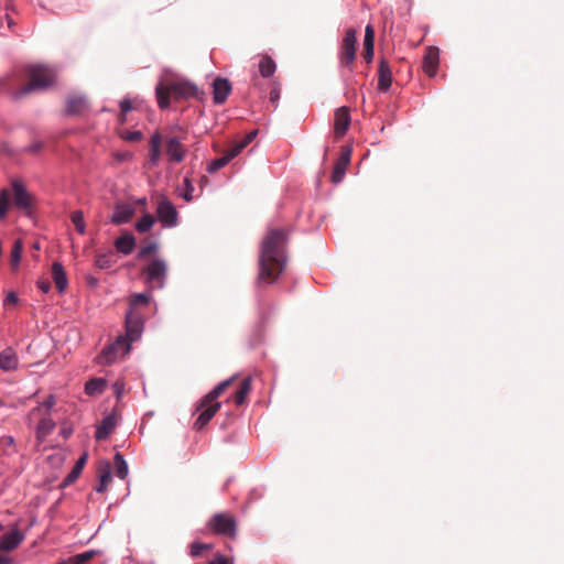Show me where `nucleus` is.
<instances>
[{"instance_id":"f257e3e1","label":"nucleus","mask_w":564,"mask_h":564,"mask_svg":"<svg viewBox=\"0 0 564 564\" xmlns=\"http://www.w3.org/2000/svg\"><path fill=\"white\" fill-rule=\"evenodd\" d=\"M288 235L283 229H271L263 238L259 254L257 285L275 282L286 265L284 246Z\"/></svg>"},{"instance_id":"f03ea898","label":"nucleus","mask_w":564,"mask_h":564,"mask_svg":"<svg viewBox=\"0 0 564 564\" xmlns=\"http://www.w3.org/2000/svg\"><path fill=\"white\" fill-rule=\"evenodd\" d=\"M198 94V87L182 78L162 77L155 86V96L158 106L164 110L170 107V98L174 99H188Z\"/></svg>"},{"instance_id":"7ed1b4c3","label":"nucleus","mask_w":564,"mask_h":564,"mask_svg":"<svg viewBox=\"0 0 564 564\" xmlns=\"http://www.w3.org/2000/svg\"><path fill=\"white\" fill-rule=\"evenodd\" d=\"M30 82L22 87L20 94L26 95L35 90H44L51 87L56 79V73L52 67L37 64L30 67Z\"/></svg>"},{"instance_id":"20e7f679","label":"nucleus","mask_w":564,"mask_h":564,"mask_svg":"<svg viewBox=\"0 0 564 564\" xmlns=\"http://www.w3.org/2000/svg\"><path fill=\"white\" fill-rule=\"evenodd\" d=\"M144 280L152 290H162L166 284L167 264L165 260L155 258L143 270Z\"/></svg>"},{"instance_id":"39448f33","label":"nucleus","mask_w":564,"mask_h":564,"mask_svg":"<svg viewBox=\"0 0 564 564\" xmlns=\"http://www.w3.org/2000/svg\"><path fill=\"white\" fill-rule=\"evenodd\" d=\"M144 330V317L143 315L133 310H127L124 313V334L120 336L131 344L139 340L142 337Z\"/></svg>"},{"instance_id":"423d86ee","label":"nucleus","mask_w":564,"mask_h":564,"mask_svg":"<svg viewBox=\"0 0 564 564\" xmlns=\"http://www.w3.org/2000/svg\"><path fill=\"white\" fill-rule=\"evenodd\" d=\"M131 346L120 335L110 344L106 345L97 356V362L102 366L113 364L119 356L130 352Z\"/></svg>"},{"instance_id":"0eeeda50","label":"nucleus","mask_w":564,"mask_h":564,"mask_svg":"<svg viewBox=\"0 0 564 564\" xmlns=\"http://www.w3.org/2000/svg\"><path fill=\"white\" fill-rule=\"evenodd\" d=\"M357 32L354 28L346 30L339 50V64L351 68L356 59Z\"/></svg>"},{"instance_id":"6e6552de","label":"nucleus","mask_w":564,"mask_h":564,"mask_svg":"<svg viewBox=\"0 0 564 564\" xmlns=\"http://www.w3.org/2000/svg\"><path fill=\"white\" fill-rule=\"evenodd\" d=\"M208 528L216 534L235 538L237 533V522L232 516L226 513H216L207 523Z\"/></svg>"},{"instance_id":"1a4fd4ad","label":"nucleus","mask_w":564,"mask_h":564,"mask_svg":"<svg viewBox=\"0 0 564 564\" xmlns=\"http://www.w3.org/2000/svg\"><path fill=\"white\" fill-rule=\"evenodd\" d=\"M156 215L163 228H174L178 225L176 207L166 196H162L159 200Z\"/></svg>"},{"instance_id":"9d476101","label":"nucleus","mask_w":564,"mask_h":564,"mask_svg":"<svg viewBox=\"0 0 564 564\" xmlns=\"http://www.w3.org/2000/svg\"><path fill=\"white\" fill-rule=\"evenodd\" d=\"M11 187L13 192L14 206L24 212L26 216H31L33 196L28 192L25 185L19 180L12 181Z\"/></svg>"},{"instance_id":"9b49d317","label":"nucleus","mask_w":564,"mask_h":564,"mask_svg":"<svg viewBox=\"0 0 564 564\" xmlns=\"http://www.w3.org/2000/svg\"><path fill=\"white\" fill-rule=\"evenodd\" d=\"M88 108V100L84 94H70L65 102V115L77 116L82 115Z\"/></svg>"},{"instance_id":"f8f14e48","label":"nucleus","mask_w":564,"mask_h":564,"mask_svg":"<svg viewBox=\"0 0 564 564\" xmlns=\"http://www.w3.org/2000/svg\"><path fill=\"white\" fill-rule=\"evenodd\" d=\"M25 539L24 533L20 529H12L0 538V551L11 552L15 550Z\"/></svg>"},{"instance_id":"ddd939ff","label":"nucleus","mask_w":564,"mask_h":564,"mask_svg":"<svg viewBox=\"0 0 564 564\" xmlns=\"http://www.w3.org/2000/svg\"><path fill=\"white\" fill-rule=\"evenodd\" d=\"M135 214V209L130 204L118 203L115 205L113 213L110 217V221L113 225H123L130 223L133 215Z\"/></svg>"},{"instance_id":"4468645a","label":"nucleus","mask_w":564,"mask_h":564,"mask_svg":"<svg viewBox=\"0 0 564 564\" xmlns=\"http://www.w3.org/2000/svg\"><path fill=\"white\" fill-rule=\"evenodd\" d=\"M118 424L116 412L107 414L102 417L100 424L96 427L95 438L97 441H105L112 433Z\"/></svg>"},{"instance_id":"2eb2a0df","label":"nucleus","mask_w":564,"mask_h":564,"mask_svg":"<svg viewBox=\"0 0 564 564\" xmlns=\"http://www.w3.org/2000/svg\"><path fill=\"white\" fill-rule=\"evenodd\" d=\"M440 64V50L435 46L427 47L423 56V69L430 77H434L437 73Z\"/></svg>"},{"instance_id":"dca6fc26","label":"nucleus","mask_w":564,"mask_h":564,"mask_svg":"<svg viewBox=\"0 0 564 564\" xmlns=\"http://www.w3.org/2000/svg\"><path fill=\"white\" fill-rule=\"evenodd\" d=\"M392 84V70L389 63L381 58L378 66V89L387 93Z\"/></svg>"},{"instance_id":"f3484780","label":"nucleus","mask_w":564,"mask_h":564,"mask_svg":"<svg viewBox=\"0 0 564 564\" xmlns=\"http://www.w3.org/2000/svg\"><path fill=\"white\" fill-rule=\"evenodd\" d=\"M231 91V85L227 78L217 77L213 83V98L216 105L225 102Z\"/></svg>"},{"instance_id":"a211bd4d","label":"nucleus","mask_w":564,"mask_h":564,"mask_svg":"<svg viewBox=\"0 0 564 564\" xmlns=\"http://www.w3.org/2000/svg\"><path fill=\"white\" fill-rule=\"evenodd\" d=\"M221 403L215 402L213 404H207L206 406H200V404L197 406V410H202L198 417L196 419L194 423V429L202 430L205 425L208 424V422L213 419V416L217 413V411L220 409Z\"/></svg>"},{"instance_id":"6ab92c4d","label":"nucleus","mask_w":564,"mask_h":564,"mask_svg":"<svg viewBox=\"0 0 564 564\" xmlns=\"http://www.w3.org/2000/svg\"><path fill=\"white\" fill-rule=\"evenodd\" d=\"M221 403L215 402L213 404H207L206 406H200V404L197 406V410H202L198 417L196 419L194 423V429L202 430L205 425L208 424V422L213 419V416L217 413V411L220 409Z\"/></svg>"},{"instance_id":"aec40b11","label":"nucleus","mask_w":564,"mask_h":564,"mask_svg":"<svg viewBox=\"0 0 564 564\" xmlns=\"http://www.w3.org/2000/svg\"><path fill=\"white\" fill-rule=\"evenodd\" d=\"M87 458H88V454L87 453H84L75 463V465L73 466L72 470L65 476V478L63 479L62 484H61V487L62 488H66L67 486L72 485L73 482H75L78 477L80 476L83 469H84V466L87 462Z\"/></svg>"},{"instance_id":"412c9836","label":"nucleus","mask_w":564,"mask_h":564,"mask_svg":"<svg viewBox=\"0 0 564 564\" xmlns=\"http://www.w3.org/2000/svg\"><path fill=\"white\" fill-rule=\"evenodd\" d=\"M19 365L17 352L8 347L0 352V369L3 371L15 370Z\"/></svg>"},{"instance_id":"4be33fe9","label":"nucleus","mask_w":564,"mask_h":564,"mask_svg":"<svg viewBox=\"0 0 564 564\" xmlns=\"http://www.w3.org/2000/svg\"><path fill=\"white\" fill-rule=\"evenodd\" d=\"M52 276L56 289L59 293H64L67 288L68 280L66 275V271L61 262H54L52 264Z\"/></svg>"},{"instance_id":"5701e85b","label":"nucleus","mask_w":564,"mask_h":564,"mask_svg":"<svg viewBox=\"0 0 564 564\" xmlns=\"http://www.w3.org/2000/svg\"><path fill=\"white\" fill-rule=\"evenodd\" d=\"M115 247L118 252L128 256L135 247V237L131 232H126L116 239Z\"/></svg>"},{"instance_id":"b1692460","label":"nucleus","mask_w":564,"mask_h":564,"mask_svg":"<svg viewBox=\"0 0 564 564\" xmlns=\"http://www.w3.org/2000/svg\"><path fill=\"white\" fill-rule=\"evenodd\" d=\"M166 153L175 162H182L184 160L185 153L183 145L176 137L169 139L166 144Z\"/></svg>"},{"instance_id":"393cba45","label":"nucleus","mask_w":564,"mask_h":564,"mask_svg":"<svg viewBox=\"0 0 564 564\" xmlns=\"http://www.w3.org/2000/svg\"><path fill=\"white\" fill-rule=\"evenodd\" d=\"M110 477H111V466H110L109 462L105 460L98 467L99 485L95 488V490L98 494H101L107 489Z\"/></svg>"},{"instance_id":"a878e982","label":"nucleus","mask_w":564,"mask_h":564,"mask_svg":"<svg viewBox=\"0 0 564 564\" xmlns=\"http://www.w3.org/2000/svg\"><path fill=\"white\" fill-rule=\"evenodd\" d=\"M106 386L107 380L105 378H91L85 383V393L89 397L100 394L105 390Z\"/></svg>"},{"instance_id":"bb28decb","label":"nucleus","mask_w":564,"mask_h":564,"mask_svg":"<svg viewBox=\"0 0 564 564\" xmlns=\"http://www.w3.org/2000/svg\"><path fill=\"white\" fill-rule=\"evenodd\" d=\"M250 390H251V377H246L242 379L238 390L235 392V394L232 397L234 403L237 406L242 405L245 403L246 397L250 392Z\"/></svg>"},{"instance_id":"cd10ccee","label":"nucleus","mask_w":564,"mask_h":564,"mask_svg":"<svg viewBox=\"0 0 564 564\" xmlns=\"http://www.w3.org/2000/svg\"><path fill=\"white\" fill-rule=\"evenodd\" d=\"M276 70V64L269 55H263L259 62L260 75L264 78L273 76Z\"/></svg>"},{"instance_id":"c85d7f7f","label":"nucleus","mask_w":564,"mask_h":564,"mask_svg":"<svg viewBox=\"0 0 564 564\" xmlns=\"http://www.w3.org/2000/svg\"><path fill=\"white\" fill-rule=\"evenodd\" d=\"M56 424L55 422L46 416L39 421L36 426V436L39 440H43L46 436H48L55 429Z\"/></svg>"},{"instance_id":"c756f323","label":"nucleus","mask_w":564,"mask_h":564,"mask_svg":"<svg viewBox=\"0 0 564 564\" xmlns=\"http://www.w3.org/2000/svg\"><path fill=\"white\" fill-rule=\"evenodd\" d=\"M115 263L116 260L112 251L98 253L95 257V265L100 270H108L112 268Z\"/></svg>"},{"instance_id":"7c9ffc66","label":"nucleus","mask_w":564,"mask_h":564,"mask_svg":"<svg viewBox=\"0 0 564 564\" xmlns=\"http://www.w3.org/2000/svg\"><path fill=\"white\" fill-rule=\"evenodd\" d=\"M194 185L188 177H184L183 184L176 188V193L180 197H182L185 202H192L194 196Z\"/></svg>"},{"instance_id":"2f4dec72","label":"nucleus","mask_w":564,"mask_h":564,"mask_svg":"<svg viewBox=\"0 0 564 564\" xmlns=\"http://www.w3.org/2000/svg\"><path fill=\"white\" fill-rule=\"evenodd\" d=\"M350 122L348 111L345 109L341 113L338 111L336 115L335 131L337 134L343 135L346 133Z\"/></svg>"},{"instance_id":"473e14b6","label":"nucleus","mask_w":564,"mask_h":564,"mask_svg":"<svg viewBox=\"0 0 564 564\" xmlns=\"http://www.w3.org/2000/svg\"><path fill=\"white\" fill-rule=\"evenodd\" d=\"M113 460H115L117 477H119L120 479H124L129 471L128 463H127L124 456L121 453L117 452L113 456Z\"/></svg>"},{"instance_id":"72a5a7b5","label":"nucleus","mask_w":564,"mask_h":564,"mask_svg":"<svg viewBox=\"0 0 564 564\" xmlns=\"http://www.w3.org/2000/svg\"><path fill=\"white\" fill-rule=\"evenodd\" d=\"M151 301L150 294L142 292V293H134L129 299V307L128 310L138 311L137 307L139 305H147Z\"/></svg>"},{"instance_id":"f704fd0d","label":"nucleus","mask_w":564,"mask_h":564,"mask_svg":"<svg viewBox=\"0 0 564 564\" xmlns=\"http://www.w3.org/2000/svg\"><path fill=\"white\" fill-rule=\"evenodd\" d=\"M155 223V218L152 214L150 213H145L137 223H135V229L141 232V234H144L147 231H149L152 226L154 225Z\"/></svg>"},{"instance_id":"c9c22d12","label":"nucleus","mask_w":564,"mask_h":564,"mask_svg":"<svg viewBox=\"0 0 564 564\" xmlns=\"http://www.w3.org/2000/svg\"><path fill=\"white\" fill-rule=\"evenodd\" d=\"M98 550H88L83 553H78L72 557H69L70 564H85L89 560H91L95 555L99 554Z\"/></svg>"},{"instance_id":"e433bc0d","label":"nucleus","mask_w":564,"mask_h":564,"mask_svg":"<svg viewBox=\"0 0 564 564\" xmlns=\"http://www.w3.org/2000/svg\"><path fill=\"white\" fill-rule=\"evenodd\" d=\"M10 208V193L7 188L0 191V219H4Z\"/></svg>"},{"instance_id":"4c0bfd02","label":"nucleus","mask_w":564,"mask_h":564,"mask_svg":"<svg viewBox=\"0 0 564 564\" xmlns=\"http://www.w3.org/2000/svg\"><path fill=\"white\" fill-rule=\"evenodd\" d=\"M72 223L74 224L78 234L84 235L86 231V225L84 220V213L82 210H75L70 215Z\"/></svg>"},{"instance_id":"58836bf2","label":"nucleus","mask_w":564,"mask_h":564,"mask_svg":"<svg viewBox=\"0 0 564 564\" xmlns=\"http://www.w3.org/2000/svg\"><path fill=\"white\" fill-rule=\"evenodd\" d=\"M229 162V159L226 155H223L209 162L206 170L208 173L213 174L221 167L226 166Z\"/></svg>"},{"instance_id":"ea45409f","label":"nucleus","mask_w":564,"mask_h":564,"mask_svg":"<svg viewBox=\"0 0 564 564\" xmlns=\"http://www.w3.org/2000/svg\"><path fill=\"white\" fill-rule=\"evenodd\" d=\"M22 246L20 241H15L11 250V263L13 267H18L21 260Z\"/></svg>"},{"instance_id":"a19ab883","label":"nucleus","mask_w":564,"mask_h":564,"mask_svg":"<svg viewBox=\"0 0 564 564\" xmlns=\"http://www.w3.org/2000/svg\"><path fill=\"white\" fill-rule=\"evenodd\" d=\"M158 247H159V245L156 241H152L145 246H142L138 251L137 258L140 260L145 258L151 252L156 251Z\"/></svg>"},{"instance_id":"79ce46f5","label":"nucleus","mask_w":564,"mask_h":564,"mask_svg":"<svg viewBox=\"0 0 564 564\" xmlns=\"http://www.w3.org/2000/svg\"><path fill=\"white\" fill-rule=\"evenodd\" d=\"M347 167L335 164L333 173H332V182L335 184H339L345 176Z\"/></svg>"},{"instance_id":"37998d69","label":"nucleus","mask_w":564,"mask_h":564,"mask_svg":"<svg viewBox=\"0 0 564 564\" xmlns=\"http://www.w3.org/2000/svg\"><path fill=\"white\" fill-rule=\"evenodd\" d=\"M212 544L200 543V542H194L191 544V555L192 556H198L202 554L204 550L210 549Z\"/></svg>"},{"instance_id":"c03bdc74","label":"nucleus","mask_w":564,"mask_h":564,"mask_svg":"<svg viewBox=\"0 0 564 564\" xmlns=\"http://www.w3.org/2000/svg\"><path fill=\"white\" fill-rule=\"evenodd\" d=\"M245 148V144L241 141H239L235 143L225 155L229 159V161H231L237 155H239Z\"/></svg>"},{"instance_id":"a18cd8bd","label":"nucleus","mask_w":564,"mask_h":564,"mask_svg":"<svg viewBox=\"0 0 564 564\" xmlns=\"http://www.w3.org/2000/svg\"><path fill=\"white\" fill-rule=\"evenodd\" d=\"M375 45V30L368 24L365 29L364 46Z\"/></svg>"},{"instance_id":"49530a36","label":"nucleus","mask_w":564,"mask_h":564,"mask_svg":"<svg viewBox=\"0 0 564 564\" xmlns=\"http://www.w3.org/2000/svg\"><path fill=\"white\" fill-rule=\"evenodd\" d=\"M236 376H232L230 377L229 379H226L221 382H219L213 390V394H216L217 397H219L224 391L225 389L231 383V381L235 379Z\"/></svg>"},{"instance_id":"de8ad7c7","label":"nucleus","mask_w":564,"mask_h":564,"mask_svg":"<svg viewBox=\"0 0 564 564\" xmlns=\"http://www.w3.org/2000/svg\"><path fill=\"white\" fill-rule=\"evenodd\" d=\"M350 153H351L350 148H346L341 152V154H340V156H339V159H338L336 164L347 167L349 165V163H350Z\"/></svg>"},{"instance_id":"09e8293b","label":"nucleus","mask_w":564,"mask_h":564,"mask_svg":"<svg viewBox=\"0 0 564 564\" xmlns=\"http://www.w3.org/2000/svg\"><path fill=\"white\" fill-rule=\"evenodd\" d=\"M44 147V143L42 141H34L30 143L29 145L23 148V151L26 153H36L41 151Z\"/></svg>"},{"instance_id":"8fccbe9b","label":"nucleus","mask_w":564,"mask_h":564,"mask_svg":"<svg viewBox=\"0 0 564 564\" xmlns=\"http://www.w3.org/2000/svg\"><path fill=\"white\" fill-rule=\"evenodd\" d=\"M112 390L117 399H120L124 391V382L122 380H117L112 384Z\"/></svg>"},{"instance_id":"3c124183","label":"nucleus","mask_w":564,"mask_h":564,"mask_svg":"<svg viewBox=\"0 0 564 564\" xmlns=\"http://www.w3.org/2000/svg\"><path fill=\"white\" fill-rule=\"evenodd\" d=\"M375 55V45L364 46V58L367 63H371Z\"/></svg>"},{"instance_id":"603ef678","label":"nucleus","mask_w":564,"mask_h":564,"mask_svg":"<svg viewBox=\"0 0 564 564\" xmlns=\"http://www.w3.org/2000/svg\"><path fill=\"white\" fill-rule=\"evenodd\" d=\"M218 397L216 394H213V390H210L202 400H200V406H206L207 404H213L217 402L216 400Z\"/></svg>"},{"instance_id":"864d4df0","label":"nucleus","mask_w":564,"mask_h":564,"mask_svg":"<svg viewBox=\"0 0 564 564\" xmlns=\"http://www.w3.org/2000/svg\"><path fill=\"white\" fill-rule=\"evenodd\" d=\"M120 110L123 115L132 110V104L129 98H123L119 101Z\"/></svg>"},{"instance_id":"5fc2aeb1","label":"nucleus","mask_w":564,"mask_h":564,"mask_svg":"<svg viewBox=\"0 0 564 564\" xmlns=\"http://www.w3.org/2000/svg\"><path fill=\"white\" fill-rule=\"evenodd\" d=\"M143 134L139 130L128 131L124 139L128 141L137 142L142 139Z\"/></svg>"},{"instance_id":"6e6d98bb","label":"nucleus","mask_w":564,"mask_h":564,"mask_svg":"<svg viewBox=\"0 0 564 564\" xmlns=\"http://www.w3.org/2000/svg\"><path fill=\"white\" fill-rule=\"evenodd\" d=\"M15 444V440L12 435H3L0 437L1 447H11Z\"/></svg>"},{"instance_id":"4d7b16f0","label":"nucleus","mask_w":564,"mask_h":564,"mask_svg":"<svg viewBox=\"0 0 564 564\" xmlns=\"http://www.w3.org/2000/svg\"><path fill=\"white\" fill-rule=\"evenodd\" d=\"M56 403V399L54 394H48L47 398L42 402V406H44L48 412L53 409Z\"/></svg>"},{"instance_id":"13d9d810","label":"nucleus","mask_w":564,"mask_h":564,"mask_svg":"<svg viewBox=\"0 0 564 564\" xmlns=\"http://www.w3.org/2000/svg\"><path fill=\"white\" fill-rule=\"evenodd\" d=\"M36 285H37L39 290L42 291L43 293H48L51 290V282L46 279L39 280L36 282Z\"/></svg>"},{"instance_id":"bf43d9fd","label":"nucleus","mask_w":564,"mask_h":564,"mask_svg":"<svg viewBox=\"0 0 564 564\" xmlns=\"http://www.w3.org/2000/svg\"><path fill=\"white\" fill-rule=\"evenodd\" d=\"M161 147V135L160 133H154L150 139V148L151 149H160Z\"/></svg>"},{"instance_id":"052dcab7","label":"nucleus","mask_w":564,"mask_h":564,"mask_svg":"<svg viewBox=\"0 0 564 564\" xmlns=\"http://www.w3.org/2000/svg\"><path fill=\"white\" fill-rule=\"evenodd\" d=\"M160 159V149L150 148V162L152 165H158Z\"/></svg>"},{"instance_id":"680f3d73","label":"nucleus","mask_w":564,"mask_h":564,"mask_svg":"<svg viewBox=\"0 0 564 564\" xmlns=\"http://www.w3.org/2000/svg\"><path fill=\"white\" fill-rule=\"evenodd\" d=\"M280 98V88L279 87H274L271 89L270 91V101L274 105V107H276V102Z\"/></svg>"},{"instance_id":"e2e57ef3","label":"nucleus","mask_w":564,"mask_h":564,"mask_svg":"<svg viewBox=\"0 0 564 564\" xmlns=\"http://www.w3.org/2000/svg\"><path fill=\"white\" fill-rule=\"evenodd\" d=\"M209 564H230L228 558L223 554H217Z\"/></svg>"},{"instance_id":"0e129e2a","label":"nucleus","mask_w":564,"mask_h":564,"mask_svg":"<svg viewBox=\"0 0 564 564\" xmlns=\"http://www.w3.org/2000/svg\"><path fill=\"white\" fill-rule=\"evenodd\" d=\"M257 133L258 131L257 130H253L251 132H249L242 140L241 142L245 144V147H247L249 143H251V141L257 137Z\"/></svg>"},{"instance_id":"69168bd1","label":"nucleus","mask_w":564,"mask_h":564,"mask_svg":"<svg viewBox=\"0 0 564 564\" xmlns=\"http://www.w3.org/2000/svg\"><path fill=\"white\" fill-rule=\"evenodd\" d=\"M18 301H19L18 294L13 291L9 292L4 300L6 303L8 302V303H12V304H17Z\"/></svg>"},{"instance_id":"338daca9","label":"nucleus","mask_w":564,"mask_h":564,"mask_svg":"<svg viewBox=\"0 0 564 564\" xmlns=\"http://www.w3.org/2000/svg\"><path fill=\"white\" fill-rule=\"evenodd\" d=\"M87 283L91 288H96L99 284V280L93 275L87 276Z\"/></svg>"},{"instance_id":"774afa93","label":"nucleus","mask_w":564,"mask_h":564,"mask_svg":"<svg viewBox=\"0 0 564 564\" xmlns=\"http://www.w3.org/2000/svg\"><path fill=\"white\" fill-rule=\"evenodd\" d=\"M12 562L11 556L0 554V564H12Z\"/></svg>"}]
</instances>
